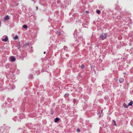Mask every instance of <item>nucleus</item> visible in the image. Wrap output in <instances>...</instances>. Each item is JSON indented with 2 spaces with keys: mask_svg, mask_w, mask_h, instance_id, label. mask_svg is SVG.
I'll list each match as a JSON object with an SVG mask.
<instances>
[{
  "mask_svg": "<svg viewBox=\"0 0 133 133\" xmlns=\"http://www.w3.org/2000/svg\"><path fill=\"white\" fill-rule=\"evenodd\" d=\"M100 37L102 40H104L107 37V34H106L103 33L100 35Z\"/></svg>",
  "mask_w": 133,
  "mask_h": 133,
  "instance_id": "1",
  "label": "nucleus"
},
{
  "mask_svg": "<svg viewBox=\"0 0 133 133\" xmlns=\"http://www.w3.org/2000/svg\"><path fill=\"white\" fill-rule=\"evenodd\" d=\"M124 81V79L123 78L121 77L119 79V81L120 83H122Z\"/></svg>",
  "mask_w": 133,
  "mask_h": 133,
  "instance_id": "2",
  "label": "nucleus"
},
{
  "mask_svg": "<svg viewBox=\"0 0 133 133\" xmlns=\"http://www.w3.org/2000/svg\"><path fill=\"white\" fill-rule=\"evenodd\" d=\"M11 59V61L12 62H14L15 61L16 59L13 56H11L10 57Z\"/></svg>",
  "mask_w": 133,
  "mask_h": 133,
  "instance_id": "3",
  "label": "nucleus"
},
{
  "mask_svg": "<svg viewBox=\"0 0 133 133\" xmlns=\"http://www.w3.org/2000/svg\"><path fill=\"white\" fill-rule=\"evenodd\" d=\"M8 40V38L7 37H6L5 39H2V40L3 41L6 42Z\"/></svg>",
  "mask_w": 133,
  "mask_h": 133,
  "instance_id": "4",
  "label": "nucleus"
},
{
  "mask_svg": "<svg viewBox=\"0 0 133 133\" xmlns=\"http://www.w3.org/2000/svg\"><path fill=\"white\" fill-rule=\"evenodd\" d=\"M123 106L124 108H127L128 106V105H127L125 103H123Z\"/></svg>",
  "mask_w": 133,
  "mask_h": 133,
  "instance_id": "5",
  "label": "nucleus"
},
{
  "mask_svg": "<svg viewBox=\"0 0 133 133\" xmlns=\"http://www.w3.org/2000/svg\"><path fill=\"white\" fill-rule=\"evenodd\" d=\"M59 119H60V118H58V117H56V118L55 119V123H56L57 122H58V121H59Z\"/></svg>",
  "mask_w": 133,
  "mask_h": 133,
  "instance_id": "6",
  "label": "nucleus"
},
{
  "mask_svg": "<svg viewBox=\"0 0 133 133\" xmlns=\"http://www.w3.org/2000/svg\"><path fill=\"white\" fill-rule=\"evenodd\" d=\"M10 18V17L8 15H7L5 17L4 19L5 20H7Z\"/></svg>",
  "mask_w": 133,
  "mask_h": 133,
  "instance_id": "7",
  "label": "nucleus"
},
{
  "mask_svg": "<svg viewBox=\"0 0 133 133\" xmlns=\"http://www.w3.org/2000/svg\"><path fill=\"white\" fill-rule=\"evenodd\" d=\"M133 104V102L132 101H131L130 102L128 103V106H132Z\"/></svg>",
  "mask_w": 133,
  "mask_h": 133,
  "instance_id": "8",
  "label": "nucleus"
},
{
  "mask_svg": "<svg viewBox=\"0 0 133 133\" xmlns=\"http://www.w3.org/2000/svg\"><path fill=\"white\" fill-rule=\"evenodd\" d=\"M23 27L25 29H26L28 28V26L26 25H23Z\"/></svg>",
  "mask_w": 133,
  "mask_h": 133,
  "instance_id": "9",
  "label": "nucleus"
},
{
  "mask_svg": "<svg viewBox=\"0 0 133 133\" xmlns=\"http://www.w3.org/2000/svg\"><path fill=\"white\" fill-rule=\"evenodd\" d=\"M69 94H66L65 95V97H68L69 96Z\"/></svg>",
  "mask_w": 133,
  "mask_h": 133,
  "instance_id": "10",
  "label": "nucleus"
},
{
  "mask_svg": "<svg viewBox=\"0 0 133 133\" xmlns=\"http://www.w3.org/2000/svg\"><path fill=\"white\" fill-rule=\"evenodd\" d=\"M18 37L16 35L14 37V39H17L18 38Z\"/></svg>",
  "mask_w": 133,
  "mask_h": 133,
  "instance_id": "11",
  "label": "nucleus"
},
{
  "mask_svg": "<svg viewBox=\"0 0 133 133\" xmlns=\"http://www.w3.org/2000/svg\"><path fill=\"white\" fill-rule=\"evenodd\" d=\"M101 13L100 11L99 10H97V13L98 14H100Z\"/></svg>",
  "mask_w": 133,
  "mask_h": 133,
  "instance_id": "12",
  "label": "nucleus"
},
{
  "mask_svg": "<svg viewBox=\"0 0 133 133\" xmlns=\"http://www.w3.org/2000/svg\"><path fill=\"white\" fill-rule=\"evenodd\" d=\"M82 68H84V65L83 64H82L81 66Z\"/></svg>",
  "mask_w": 133,
  "mask_h": 133,
  "instance_id": "13",
  "label": "nucleus"
},
{
  "mask_svg": "<svg viewBox=\"0 0 133 133\" xmlns=\"http://www.w3.org/2000/svg\"><path fill=\"white\" fill-rule=\"evenodd\" d=\"M112 121L114 122V125H116V122L115 121H114V120H113Z\"/></svg>",
  "mask_w": 133,
  "mask_h": 133,
  "instance_id": "14",
  "label": "nucleus"
},
{
  "mask_svg": "<svg viewBox=\"0 0 133 133\" xmlns=\"http://www.w3.org/2000/svg\"><path fill=\"white\" fill-rule=\"evenodd\" d=\"M76 131L77 132H79L80 131V130L79 129H77Z\"/></svg>",
  "mask_w": 133,
  "mask_h": 133,
  "instance_id": "15",
  "label": "nucleus"
},
{
  "mask_svg": "<svg viewBox=\"0 0 133 133\" xmlns=\"http://www.w3.org/2000/svg\"><path fill=\"white\" fill-rule=\"evenodd\" d=\"M76 101V99H74L73 100V102L75 103V102Z\"/></svg>",
  "mask_w": 133,
  "mask_h": 133,
  "instance_id": "16",
  "label": "nucleus"
},
{
  "mask_svg": "<svg viewBox=\"0 0 133 133\" xmlns=\"http://www.w3.org/2000/svg\"><path fill=\"white\" fill-rule=\"evenodd\" d=\"M86 12L87 13H88L89 12L88 11H86Z\"/></svg>",
  "mask_w": 133,
  "mask_h": 133,
  "instance_id": "17",
  "label": "nucleus"
},
{
  "mask_svg": "<svg viewBox=\"0 0 133 133\" xmlns=\"http://www.w3.org/2000/svg\"><path fill=\"white\" fill-rule=\"evenodd\" d=\"M38 7H36V9H37V10L38 9Z\"/></svg>",
  "mask_w": 133,
  "mask_h": 133,
  "instance_id": "18",
  "label": "nucleus"
},
{
  "mask_svg": "<svg viewBox=\"0 0 133 133\" xmlns=\"http://www.w3.org/2000/svg\"><path fill=\"white\" fill-rule=\"evenodd\" d=\"M44 54H45V52H44Z\"/></svg>",
  "mask_w": 133,
  "mask_h": 133,
  "instance_id": "19",
  "label": "nucleus"
},
{
  "mask_svg": "<svg viewBox=\"0 0 133 133\" xmlns=\"http://www.w3.org/2000/svg\"><path fill=\"white\" fill-rule=\"evenodd\" d=\"M1 22H0V26H1Z\"/></svg>",
  "mask_w": 133,
  "mask_h": 133,
  "instance_id": "20",
  "label": "nucleus"
}]
</instances>
